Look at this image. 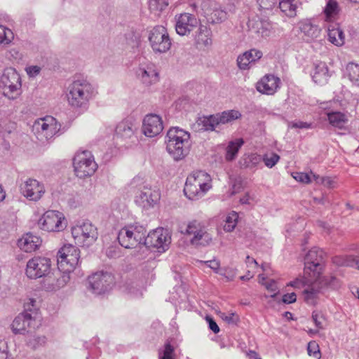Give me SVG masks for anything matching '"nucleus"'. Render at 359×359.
<instances>
[{"instance_id":"nucleus-1","label":"nucleus","mask_w":359,"mask_h":359,"mask_svg":"<svg viewBox=\"0 0 359 359\" xmlns=\"http://www.w3.org/2000/svg\"><path fill=\"white\" fill-rule=\"evenodd\" d=\"M95 88L86 79L74 80L68 86L67 99L69 105L74 109H86L97 95Z\"/></svg>"},{"instance_id":"nucleus-49","label":"nucleus","mask_w":359,"mask_h":359,"mask_svg":"<svg viewBox=\"0 0 359 359\" xmlns=\"http://www.w3.org/2000/svg\"><path fill=\"white\" fill-rule=\"evenodd\" d=\"M265 165L269 168H273L280 160V156L273 152L266 154L262 157Z\"/></svg>"},{"instance_id":"nucleus-41","label":"nucleus","mask_w":359,"mask_h":359,"mask_svg":"<svg viewBox=\"0 0 359 359\" xmlns=\"http://www.w3.org/2000/svg\"><path fill=\"white\" fill-rule=\"evenodd\" d=\"M332 262L339 266H350L355 268V255H339L332 258Z\"/></svg>"},{"instance_id":"nucleus-36","label":"nucleus","mask_w":359,"mask_h":359,"mask_svg":"<svg viewBox=\"0 0 359 359\" xmlns=\"http://www.w3.org/2000/svg\"><path fill=\"white\" fill-rule=\"evenodd\" d=\"M212 235L208 232L205 226L198 236L192 237L190 240L191 244L194 245L207 246L212 243Z\"/></svg>"},{"instance_id":"nucleus-32","label":"nucleus","mask_w":359,"mask_h":359,"mask_svg":"<svg viewBox=\"0 0 359 359\" xmlns=\"http://www.w3.org/2000/svg\"><path fill=\"white\" fill-rule=\"evenodd\" d=\"M262 161V156L256 153L245 154L238 163L242 168H255Z\"/></svg>"},{"instance_id":"nucleus-37","label":"nucleus","mask_w":359,"mask_h":359,"mask_svg":"<svg viewBox=\"0 0 359 359\" xmlns=\"http://www.w3.org/2000/svg\"><path fill=\"white\" fill-rule=\"evenodd\" d=\"M197 123L201 126L200 130H203L212 131L219 126L216 114L200 118L197 121Z\"/></svg>"},{"instance_id":"nucleus-16","label":"nucleus","mask_w":359,"mask_h":359,"mask_svg":"<svg viewBox=\"0 0 359 359\" xmlns=\"http://www.w3.org/2000/svg\"><path fill=\"white\" fill-rule=\"evenodd\" d=\"M50 259L44 257H34L27 263L26 274L32 279L41 278L50 271Z\"/></svg>"},{"instance_id":"nucleus-18","label":"nucleus","mask_w":359,"mask_h":359,"mask_svg":"<svg viewBox=\"0 0 359 359\" xmlns=\"http://www.w3.org/2000/svg\"><path fill=\"white\" fill-rule=\"evenodd\" d=\"M38 326L39 321L36 316H32V313L25 311L15 318L11 324V329L15 334H23L32 332Z\"/></svg>"},{"instance_id":"nucleus-60","label":"nucleus","mask_w":359,"mask_h":359,"mask_svg":"<svg viewBox=\"0 0 359 359\" xmlns=\"http://www.w3.org/2000/svg\"><path fill=\"white\" fill-rule=\"evenodd\" d=\"M222 318L228 323L235 324L238 321V317L234 313L229 314L222 313Z\"/></svg>"},{"instance_id":"nucleus-25","label":"nucleus","mask_w":359,"mask_h":359,"mask_svg":"<svg viewBox=\"0 0 359 359\" xmlns=\"http://www.w3.org/2000/svg\"><path fill=\"white\" fill-rule=\"evenodd\" d=\"M280 83L278 77L273 74H266L257 83L256 88L262 94L272 95L280 88Z\"/></svg>"},{"instance_id":"nucleus-57","label":"nucleus","mask_w":359,"mask_h":359,"mask_svg":"<svg viewBox=\"0 0 359 359\" xmlns=\"http://www.w3.org/2000/svg\"><path fill=\"white\" fill-rule=\"evenodd\" d=\"M218 273L224 276L227 280L231 281L236 277V270L233 268L227 267L220 269Z\"/></svg>"},{"instance_id":"nucleus-9","label":"nucleus","mask_w":359,"mask_h":359,"mask_svg":"<svg viewBox=\"0 0 359 359\" xmlns=\"http://www.w3.org/2000/svg\"><path fill=\"white\" fill-rule=\"evenodd\" d=\"M72 234L76 244L86 247L93 245L98 237L97 227L89 222L74 226L72 228Z\"/></svg>"},{"instance_id":"nucleus-62","label":"nucleus","mask_w":359,"mask_h":359,"mask_svg":"<svg viewBox=\"0 0 359 359\" xmlns=\"http://www.w3.org/2000/svg\"><path fill=\"white\" fill-rule=\"evenodd\" d=\"M8 347L5 341L0 340V359L8 358Z\"/></svg>"},{"instance_id":"nucleus-34","label":"nucleus","mask_w":359,"mask_h":359,"mask_svg":"<svg viewBox=\"0 0 359 359\" xmlns=\"http://www.w3.org/2000/svg\"><path fill=\"white\" fill-rule=\"evenodd\" d=\"M328 40L337 46L344 43V34L337 25H330L328 27Z\"/></svg>"},{"instance_id":"nucleus-23","label":"nucleus","mask_w":359,"mask_h":359,"mask_svg":"<svg viewBox=\"0 0 359 359\" xmlns=\"http://www.w3.org/2000/svg\"><path fill=\"white\" fill-rule=\"evenodd\" d=\"M163 129V121L157 114H150L145 116L142 123V133L149 137L159 135Z\"/></svg>"},{"instance_id":"nucleus-47","label":"nucleus","mask_w":359,"mask_h":359,"mask_svg":"<svg viewBox=\"0 0 359 359\" xmlns=\"http://www.w3.org/2000/svg\"><path fill=\"white\" fill-rule=\"evenodd\" d=\"M168 6V0H149V7L152 12H161Z\"/></svg>"},{"instance_id":"nucleus-17","label":"nucleus","mask_w":359,"mask_h":359,"mask_svg":"<svg viewBox=\"0 0 359 359\" xmlns=\"http://www.w3.org/2000/svg\"><path fill=\"white\" fill-rule=\"evenodd\" d=\"M207 20L212 24L221 23L228 18L227 11L215 1H205L201 4Z\"/></svg>"},{"instance_id":"nucleus-52","label":"nucleus","mask_w":359,"mask_h":359,"mask_svg":"<svg viewBox=\"0 0 359 359\" xmlns=\"http://www.w3.org/2000/svg\"><path fill=\"white\" fill-rule=\"evenodd\" d=\"M312 172L310 174L302 172H295L292 173L293 178L297 182L309 184L313 180Z\"/></svg>"},{"instance_id":"nucleus-33","label":"nucleus","mask_w":359,"mask_h":359,"mask_svg":"<svg viewBox=\"0 0 359 359\" xmlns=\"http://www.w3.org/2000/svg\"><path fill=\"white\" fill-rule=\"evenodd\" d=\"M327 116L330 124L332 126L339 129L344 128L348 122L346 115L340 111H332L327 112Z\"/></svg>"},{"instance_id":"nucleus-31","label":"nucleus","mask_w":359,"mask_h":359,"mask_svg":"<svg viewBox=\"0 0 359 359\" xmlns=\"http://www.w3.org/2000/svg\"><path fill=\"white\" fill-rule=\"evenodd\" d=\"M330 76L328 67L325 62H320L315 65L312 78L316 83L324 85L327 83Z\"/></svg>"},{"instance_id":"nucleus-40","label":"nucleus","mask_w":359,"mask_h":359,"mask_svg":"<svg viewBox=\"0 0 359 359\" xmlns=\"http://www.w3.org/2000/svg\"><path fill=\"white\" fill-rule=\"evenodd\" d=\"M204 227L205 225L202 222L193 220L189 222L184 229L181 227V232L182 233L192 236V237H194L195 236H198V233H201V230H202Z\"/></svg>"},{"instance_id":"nucleus-3","label":"nucleus","mask_w":359,"mask_h":359,"mask_svg":"<svg viewBox=\"0 0 359 359\" xmlns=\"http://www.w3.org/2000/svg\"><path fill=\"white\" fill-rule=\"evenodd\" d=\"M211 182V177L206 172H194L187 178L184 188L185 196L190 200L199 199L212 187Z\"/></svg>"},{"instance_id":"nucleus-8","label":"nucleus","mask_w":359,"mask_h":359,"mask_svg":"<svg viewBox=\"0 0 359 359\" xmlns=\"http://www.w3.org/2000/svg\"><path fill=\"white\" fill-rule=\"evenodd\" d=\"M79 250L71 245H63L57 252V267L59 271L65 273L73 271L79 264Z\"/></svg>"},{"instance_id":"nucleus-45","label":"nucleus","mask_w":359,"mask_h":359,"mask_svg":"<svg viewBox=\"0 0 359 359\" xmlns=\"http://www.w3.org/2000/svg\"><path fill=\"white\" fill-rule=\"evenodd\" d=\"M350 80L359 86V65L355 63H349L346 67Z\"/></svg>"},{"instance_id":"nucleus-46","label":"nucleus","mask_w":359,"mask_h":359,"mask_svg":"<svg viewBox=\"0 0 359 359\" xmlns=\"http://www.w3.org/2000/svg\"><path fill=\"white\" fill-rule=\"evenodd\" d=\"M339 5L336 0H328L324 9L327 18H332L339 13Z\"/></svg>"},{"instance_id":"nucleus-29","label":"nucleus","mask_w":359,"mask_h":359,"mask_svg":"<svg viewBox=\"0 0 359 359\" xmlns=\"http://www.w3.org/2000/svg\"><path fill=\"white\" fill-rule=\"evenodd\" d=\"M41 241L39 237L32 233H26L18 241V246L20 250L31 252L35 251L41 245Z\"/></svg>"},{"instance_id":"nucleus-11","label":"nucleus","mask_w":359,"mask_h":359,"mask_svg":"<svg viewBox=\"0 0 359 359\" xmlns=\"http://www.w3.org/2000/svg\"><path fill=\"white\" fill-rule=\"evenodd\" d=\"M39 228L48 232H60L67 226L63 213L57 210L46 211L39 219Z\"/></svg>"},{"instance_id":"nucleus-26","label":"nucleus","mask_w":359,"mask_h":359,"mask_svg":"<svg viewBox=\"0 0 359 359\" xmlns=\"http://www.w3.org/2000/svg\"><path fill=\"white\" fill-rule=\"evenodd\" d=\"M212 33L210 27L200 25L194 34V41L199 48H208L212 43Z\"/></svg>"},{"instance_id":"nucleus-20","label":"nucleus","mask_w":359,"mask_h":359,"mask_svg":"<svg viewBox=\"0 0 359 359\" xmlns=\"http://www.w3.org/2000/svg\"><path fill=\"white\" fill-rule=\"evenodd\" d=\"M248 25L250 32L259 38L266 39L273 33L272 23L266 18L257 17V19L250 20Z\"/></svg>"},{"instance_id":"nucleus-54","label":"nucleus","mask_w":359,"mask_h":359,"mask_svg":"<svg viewBox=\"0 0 359 359\" xmlns=\"http://www.w3.org/2000/svg\"><path fill=\"white\" fill-rule=\"evenodd\" d=\"M259 278V282L262 285H264L265 287L270 292H276L278 290V287L276 286V283L274 280H269V281L266 282V278L264 276V275L260 274L258 276Z\"/></svg>"},{"instance_id":"nucleus-48","label":"nucleus","mask_w":359,"mask_h":359,"mask_svg":"<svg viewBox=\"0 0 359 359\" xmlns=\"http://www.w3.org/2000/svg\"><path fill=\"white\" fill-rule=\"evenodd\" d=\"M318 283L319 285L322 287L323 286H327L330 287L333 289H337L339 287V280L334 276H330V277H323L320 278V275L318 277Z\"/></svg>"},{"instance_id":"nucleus-10","label":"nucleus","mask_w":359,"mask_h":359,"mask_svg":"<svg viewBox=\"0 0 359 359\" xmlns=\"http://www.w3.org/2000/svg\"><path fill=\"white\" fill-rule=\"evenodd\" d=\"M73 165L76 175L79 178H85L94 174L97 165L90 151L77 152L73 159Z\"/></svg>"},{"instance_id":"nucleus-44","label":"nucleus","mask_w":359,"mask_h":359,"mask_svg":"<svg viewBox=\"0 0 359 359\" xmlns=\"http://www.w3.org/2000/svg\"><path fill=\"white\" fill-rule=\"evenodd\" d=\"M158 359H175V348L167 342L163 348L158 351Z\"/></svg>"},{"instance_id":"nucleus-13","label":"nucleus","mask_w":359,"mask_h":359,"mask_svg":"<svg viewBox=\"0 0 359 359\" xmlns=\"http://www.w3.org/2000/svg\"><path fill=\"white\" fill-rule=\"evenodd\" d=\"M171 238L166 229L157 228L144 236L143 243L147 248H155L158 252H165L168 249Z\"/></svg>"},{"instance_id":"nucleus-58","label":"nucleus","mask_w":359,"mask_h":359,"mask_svg":"<svg viewBox=\"0 0 359 359\" xmlns=\"http://www.w3.org/2000/svg\"><path fill=\"white\" fill-rule=\"evenodd\" d=\"M313 180L317 183H320L327 187H332L334 182L330 177H321L314 173H311Z\"/></svg>"},{"instance_id":"nucleus-22","label":"nucleus","mask_w":359,"mask_h":359,"mask_svg":"<svg viewBox=\"0 0 359 359\" xmlns=\"http://www.w3.org/2000/svg\"><path fill=\"white\" fill-rule=\"evenodd\" d=\"M161 196L157 190L144 187L135 196V203L144 209H149L156 205L160 200Z\"/></svg>"},{"instance_id":"nucleus-50","label":"nucleus","mask_w":359,"mask_h":359,"mask_svg":"<svg viewBox=\"0 0 359 359\" xmlns=\"http://www.w3.org/2000/svg\"><path fill=\"white\" fill-rule=\"evenodd\" d=\"M13 39V33L10 29L0 25V43H9Z\"/></svg>"},{"instance_id":"nucleus-14","label":"nucleus","mask_w":359,"mask_h":359,"mask_svg":"<svg viewBox=\"0 0 359 359\" xmlns=\"http://www.w3.org/2000/svg\"><path fill=\"white\" fill-rule=\"evenodd\" d=\"M20 191L28 201L37 202L44 196L46 187L43 182L34 178H28L22 182Z\"/></svg>"},{"instance_id":"nucleus-4","label":"nucleus","mask_w":359,"mask_h":359,"mask_svg":"<svg viewBox=\"0 0 359 359\" xmlns=\"http://www.w3.org/2000/svg\"><path fill=\"white\" fill-rule=\"evenodd\" d=\"M60 130V123L50 116L36 120L32 126L33 133L36 138L42 142H47L55 136L60 135L62 133Z\"/></svg>"},{"instance_id":"nucleus-21","label":"nucleus","mask_w":359,"mask_h":359,"mask_svg":"<svg viewBox=\"0 0 359 359\" xmlns=\"http://www.w3.org/2000/svg\"><path fill=\"white\" fill-rule=\"evenodd\" d=\"M136 74L141 83L146 86L154 85L159 81L158 69L151 62L140 65Z\"/></svg>"},{"instance_id":"nucleus-38","label":"nucleus","mask_w":359,"mask_h":359,"mask_svg":"<svg viewBox=\"0 0 359 359\" xmlns=\"http://www.w3.org/2000/svg\"><path fill=\"white\" fill-rule=\"evenodd\" d=\"M218 124H226L238 119L241 116V114L237 110L224 111L220 114H216Z\"/></svg>"},{"instance_id":"nucleus-42","label":"nucleus","mask_w":359,"mask_h":359,"mask_svg":"<svg viewBox=\"0 0 359 359\" xmlns=\"http://www.w3.org/2000/svg\"><path fill=\"white\" fill-rule=\"evenodd\" d=\"M238 219L237 212L232 211L226 217L224 230L226 232H231L236 226Z\"/></svg>"},{"instance_id":"nucleus-7","label":"nucleus","mask_w":359,"mask_h":359,"mask_svg":"<svg viewBox=\"0 0 359 359\" xmlns=\"http://www.w3.org/2000/svg\"><path fill=\"white\" fill-rule=\"evenodd\" d=\"M21 78L13 68H6L1 77L0 87L4 96L15 99L21 93Z\"/></svg>"},{"instance_id":"nucleus-2","label":"nucleus","mask_w":359,"mask_h":359,"mask_svg":"<svg viewBox=\"0 0 359 359\" xmlns=\"http://www.w3.org/2000/svg\"><path fill=\"white\" fill-rule=\"evenodd\" d=\"M165 142L166 149L175 161L183 159L189 153L190 134L179 127H172L169 129Z\"/></svg>"},{"instance_id":"nucleus-12","label":"nucleus","mask_w":359,"mask_h":359,"mask_svg":"<svg viewBox=\"0 0 359 359\" xmlns=\"http://www.w3.org/2000/svg\"><path fill=\"white\" fill-rule=\"evenodd\" d=\"M324 256L322 249H311L304 258V273L310 278H318L323 271Z\"/></svg>"},{"instance_id":"nucleus-28","label":"nucleus","mask_w":359,"mask_h":359,"mask_svg":"<svg viewBox=\"0 0 359 359\" xmlns=\"http://www.w3.org/2000/svg\"><path fill=\"white\" fill-rule=\"evenodd\" d=\"M69 280V273L57 272L54 277L48 276L44 280V285L48 290H57L63 287Z\"/></svg>"},{"instance_id":"nucleus-63","label":"nucleus","mask_w":359,"mask_h":359,"mask_svg":"<svg viewBox=\"0 0 359 359\" xmlns=\"http://www.w3.org/2000/svg\"><path fill=\"white\" fill-rule=\"evenodd\" d=\"M240 202L242 204H251L253 202H255V197L254 196H251L250 193H246L244 196L241 198Z\"/></svg>"},{"instance_id":"nucleus-30","label":"nucleus","mask_w":359,"mask_h":359,"mask_svg":"<svg viewBox=\"0 0 359 359\" xmlns=\"http://www.w3.org/2000/svg\"><path fill=\"white\" fill-rule=\"evenodd\" d=\"M299 29L307 41L317 39L320 35L321 29L319 26L309 20L302 21L299 23Z\"/></svg>"},{"instance_id":"nucleus-19","label":"nucleus","mask_w":359,"mask_h":359,"mask_svg":"<svg viewBox=\"0 0 359 359\" xmlns=\"http://www.w3.org/2000/svg\"><path fill=\"white\" fill-rule=\"evenodd\" d=\"M137 130L135 121L132 118H127L120 121L115 130V136L124 142H133L136 139L135 132Z\"/></svg>"},{"instance_id":"nucleus-64","label":"nucleus","mask_w":359,"mask_h":359,"mask_svg":"<svg viewBox=\"0 0 359 359\" xmlns=\"http://www.w3.org/2000/svg\"><path fill=\"white\" fill-rule=\"evenodd\" d=\"M207 264L208 266H209L210 269L214 270L216 273H219V262L215 259L213 260H209L204 262Z\"/></svg>"},{"instance_id":"nucleus-59","label":"nucleus","mask_w":359,"mask_h":359,"mask_svg":"<svg viewBox=\"0 0 359 359\" xmlns=\"http://www.w3.org/2000/svg\"><path fill=\"white\" fill-rule=\"evenodd\" d=\"M244 53L246 54L248 57H249V60L252 63L256 62L262 56V53L260 50L256 49H251L249 51L245 52Z\"/></svg>"},{"instance_id":"nucleus-53","label":"nucleus","mask_w":359,"mask_h":359,"mask_svg":"<svg viewBox=\"0 0 359 359\" xmlns=\"http://www.w3.org/2000/svg\"><path fill=\"white\" fill-rule=\"evenodd\" d=\"M307 351L310 356L315 358L320 359L321 357L319 346L315 341H310L308 344Z\"/></svg>"},{"instance_id":"nucleus-61","label":"nucleus","mask_w":359,"mask_h":359,"mask_svg":"<svg viewBox=\"0 0 359 359\" xmlns=\"http://www.w3.org/2000/svg\"><path fill=\"white\" fill-rule=\"evenodd\" d=\"M297 295L294 292L285 294L282 297V302L285 304H291L296 302Z\"/></svg>"},{"instance_id":"nucleus-43","label":"nucleus","mask_w":359,"mask_h":359,"mask_svg":"<svg viewBox=\"0 0 359 359\" xmlns=\"http://www.w3.org/2000/svg\"><path fill=\"white\" fill-rule=\"evenodd\" d=\"M261 15H269L274 6L277 4V0H257Z\"/></svg>"},{"instance_id":"nucleus-5","label":"nucleus","mask_w":359,"mask_h":359,"mask_svg":"<svg viewBox=\"0 0 359 359\" xmlns=\"http://www.w3.org/2000/svg\"><path fill=\"white\" fill-rule=\"evenodd\" d=\"M149 46L155 54H163L170 50L172 39L168 29L162 25H156L148 31Z\"/></svg>"},{"instance_id":"nucleus-35","label":"nucleus","mask_w":359,"mask_h":359,"mask_svg":"<svg viewBox=\"0 0 359 359\" xmlns=\"http://www.w3.org/2000/svg\"><path fill=\"white\" fill-rule=\"evenodd\" d=\"M243 144L244 140L243 138H237L234 140L230 141L226 148V161H233L236 158L238 152Z\"/></svg>"},{"instance_id":"nucleus-55","label":"nucleus","mask_w":359,"mask_h":359,"mask_svg":"<svg viewBox=\"0 0 359 359\" xmlns=\"http://www.w3.org/2000/svg\"><path fill=\"white\" fill-rule=\"evenodd\" d=\"M46 343V337L45 336H33L29 340V345L33 348H36L40 346H43Z\"/></svg>"},{"instance_id":"nucleus-24","label":"nucleus","mask_w":359,"mask_h":359,"mask_svg":"<svg viewBox=\"0 0 359 359\" xmlns=\"http://www.w3.org/2000/svg\"><path fill=\"white\" fill-rule=\"evenodd\" d=\"M175 19V30L180 36L189 34L194 28L197 27L198 24V20L195 15L188 13L176 16Z\"/></svg>"},{"instance_id":"nucleus-56","label":"nucleus","mask_w":359,"mask_h":359,"mask_svg":"<svg viewBox=\"0 0 359 359\" xmlns=\"http://www.w3.org/2000/svg\"><path fill=\"white\" fill-rule=\"evenodd\" d=\"M237 64L241 69H247L250 68V65L252 64L249 57L246 56V54L243 53L237 58Z\"/></svg>"},{"instance_id":"nucleus-51","label":"nucleus","mask_w":359,"mask_h":359,"mask_svg":"<svg viewBox=\"0 0 359 359\" xmlns=\"http://www.w3.org/2000/svg\"><path fill=\"white\" fill-rule=\"evenodd\" d=\"M312 320L318 330H323L325 325V318L324 315L318 311L312 313Z\"/></svg>"},{"instance_id":"nucleus-39","label":"nucleus","mask_w":359,"mask_h":359,"mask_svg":"<svg viewBox=\"0 0 359 359\" xmlns=\"http://www.w3.org/2000/svg\"><path fill=\"white\" fill-rule=\"evenodd\" d=\"M297 1H279V8L286 16L292 18L297 14Z\"/></svg>"},{"instance_id":"nucleus-27","label":"nucleus","mask_w":359,"mask_h":359,"mask_svg":"<svg viewBox=\"0 0 359 359\" xmlns=\"http://www.w3.org/2000/svg\"><path fill=\"white\" fill-rule=\"evenodd\" d=\"M311 278L313 279V281L304 289L302 294L306 304L316 305L320 292L321 286L319 285L318 278Z\"/></svg>"},{"instance_id":"nucleus-6","label":"nucleus","mask_w":359,"mask_h":359,"mask_svg":"<svg viewBox=\"0 0 359 359\" xmlns=\"http://www.w3.org/2000/svg\"><path fill=\"white\" fill-rule=\"evenodd\" d=\"M147 230L142 225L137 224L124 226L118 234V240L125 248H134L143 243Z\"/></svg>"},{"instance_id":"nucleus-15","label":"nucleus","mask_w":359,"mask_h":359,"mask_svg":"<svg viewBox=\"0 0 359 359\" xmlns=\"http://www.w3.org/2000/svg\"><path fill=\"white\" fill-rule=\"evenodd\" d=\"M114 278L110 273L100 271L88 277V288L96 294L104 293L111 288Z\"/></svg>"}]
</instances>
